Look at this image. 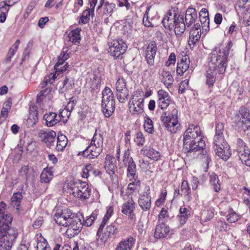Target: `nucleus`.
<instances>
[{"label": "nucleus", "mask_w": 250, "mask_h": 250, "mask_svg": "<svg viewBox=\"0 0 250 250\" xmlns=\"http://www.w3.org/2000/svg\"><path fill=\"white\" fill-rule=\"evenodd\" d=\"M228 55V50H221L216 47L209 54V67L206 74V83L209 87L213 85L217 73L223 74L226 71Z\"/></svg>", "instance_id": "obj_1"}, {"label": "nucleus", "mask_w": 250, "mask_h": 250, "mask_svg": "<svg viewBox=\"0 0 250 250\" xmlns=\"http://www.w3.org/2000/svg\"><path fill=\"white\" fill-rule=\"evenodd\" d=\"M224 125L218 123L216 125L215 135L214 137V149L221 159L227 160L231 155L230 147L223 136Z\"/></svg>", "instance_id": "obj_2"}, {"label": "nucleus", "mask_w": 250, "mask_h": 250, "mask_svg": "<svg viewBox=\"0 0 250 250\" xmlns=\"http://www.w3.org/2000/svg\"><path fill=\"white\" fill-rule=\"evenodd\" d=\"M162 23L166 29L170 30L174 28L176 35H181L185 31L184 16L174 11H169L164 18Z\"/></svg>", "instance_id": "obj_3"}, {"label": "nucleus", "mask_w": 250, "mask_h": 250, "mask_svg": "<svg viewBox=\"0 0 250 250\" xmlns=\"http://www.w3.org/2000/svg\"><path fill=\"white\" fill-rule=\"evenodd\" d=\"M189 145H187L186 143H183V148L185 152H194L196 155H200V159L204 162L208 167L211 160L209 154L205 149L206 144L202 138L198 140H193L188 142Z\"/></svg>", "instance_id": "obj_4"}, {"label": "nucleus", "mask_w": 250, "mask_h": 250, "mask_svg": "<svg viewBox=\"0 0 250 250\" xmlns=\"http://www.w3.org/2000/svg\"><path fill=\"white\" fill-rule=\"evenodd\" d=\"M68 190L70 194L81 200L88 199L91 193V188L88 184L81 180H75L68 185Z\"/></svg>", "instance_id": "obj_5"}, {"label": "nucleus", "mask_w": 250, "mask_h": 250, "mask_svg": "<svg viewBox=\"0 0 250 250\" xmlns=\"http://www.w3.org/2000/svg\"><path fill=\"white\" fill-rule=\"evenodd\" d=\"M129 112L133 115L140 116L144 113V93L138 91L132 95L128 102Z\"/></svg>", "instance_id": "obj_6"}, {"label": "nucleus", "mask_w": 250, "mask_h": 250, "mask_svg": "<svg viewBox=\"0 0 250 250\" xmlns=\"http://www.w3.org/2000/svg\"><path fill=\"white\" fill-rule=\"evenodd\" d=\"M178 110L174 108L172 111L171 115H167L165 112L161 117V121L163 123V126L168 132L171 133H175L178 130L180 126V124L178 121Z\"/></svg>", "instance_id": "obj_7"}, {"label": "nucleus", "mask_w": 250, "mask_h": 250, "mask_svg": "<svg viewBox=\"0 0 250 250\" xmlns=\"http://www.w3.org/2000/svg\"><path fill=\"white\" fill-rule=\"evenodd\" d=\"M6 204L1 201L0 203V233H7L10 229H16L11 227L12 217L10 214L5 212Z\"/></svg>", "instance_id": "obj_8"}, {"label": "nucleus", "mask_w": 250, "mask_h": 250, "mask_svg": "<svg viewBox=\"0 0 250 250\" xmlns=\"http://www.w3.org/2000/svg\"><path fill=\"white\" fill-rule=\"evenodd\" d=\"M17 236V229H10L7 233H0V250H11Z\"/></svg>", "instance_id": "obj_9"}, {"label": "nucleus", "mask_w": 250, "mask_h": 250, "mask_svg": "<svg viewBox=\"0 0 250 250\" xmlns=\"http://www.w3.org/2000/svg\"><path fill=\"white\" fill-rule=\"evenodd\" d=\"M236 125L240 131H246L250 128V113L245 108H241L236 116Z\"/></svg>", "instance_id": "obj_10"}, {"label": "nucleus", "mask_w": 250, "mask_h": 250, "mask_svg": "<svg viewBox=\"0 0 250 250\" xmlns=\"http://www.w3.org/2000/svg\"><path fill=\"white\" fill-rule=\"evenodd\" d=\"M117 98L120 103L125 102L128 98L129 93V90L126 87V83L125 79L120 77L116 83Z\"/></svg>", "instance_id": "obj_11"}, {"label": "nucleus", "mask_w": 250, "mask_h": 250, "mask_svg": "<svg viewBox=\"0 0 250 250\" xmlns=\"http://www.w3.org/2000/svg\"><path fill=\"white\" fill-rule=\"evenodd\" d=\"M110 44L108 52L115 59L119 58L127 48V45L123 40H114Z\"/></svg>", "instance_id": "obj_12"}, {"label": "nucleus", "mask_w": 250, "mask_h": 250, "mask_svg": "<svg viewBox=\"0 0 250 250\" xmlns=\"http://www.w3.org/2000/svg\"><path fill=\"white\" fill-rule=\"evenodd\" d=\"M138 204L144 211L150 209L151 206V196L150 188L148 185H146L143 192L139 194Z\"/></svg>", "instance_id": "obj_13"}, {"label": "nucleus", "mask_w": 250, "mask_h": 250, "mask_svg": "<svg viewBox=\"0 0 250 250\" xmlns=\"http://www.w3.org/2000/svg\"><path fill=\"white\" fill-rule=\"evenodd\" d=\"M202 131L198 125L190 124L188 127L185 132L183 138V142H186L187 145H189L191 141L198 140L201 138Z\"/></svg>", "instance_id": "obj_14"}, {"label": "nucleus", "mask_w": 250, "mask_h": 250, "mask_svg": "<svg viewBox=\"0 0 250 250\" xmlns=\"http://www.w3.org/2000/svg\"><path fill=\"white\" fill-rule=\"evenodd\" d=\"M119 230L113 224L107 226V227L103 231H100V233L97 232V236L98 239H100L102 242L105 243L109 239H114L116 235L118 234Z\"/></svg>", "instance_id": "obj_15"}, {"label": "nucleus", "mask_w": 250, "mask_h": 250, "mask_svg": "<svg viewBox=\"0 0 250 250\" xmlns=\"http://www.w3.org/2000/svg\"><path fill=\"white\" fill-rule=\"evenodd\" d=\"M73 213L68 209H62L56 212L54 216L55 222L64 227H67L69 221H71V218L73 216Z\"/></svg>", "instance_id": "obj_16"}, {"label": "nucleus", "mask_w": 250, "mask_h": 250, "mask_svg": "<svg viewBox=\"0 0 250 250\" xmlns=\"http://www.w3.org/2000/svg\"><path fill=\"white\" fill-rule=\"evenodd\" d=\"M123 162L127 166V176L128 178H134L136 172V166L133 158L130 156L129 149L126 150L124 153Z\"/></svg>", "instance_id": "obj_17"}, {"label": "nucleus", "mask_w": 250, "mask_h": 250, "mask_svg": "<svg viewBox=\"0 0 250 250\" xmlns=\"http://www.w3.org/2000/svg\"><path fill=\"white\" fill-rule=\"evenodd\" d=\"M101 146L91 144L83 151L78 153V155H82L90 159L97 158L102 152Z\"/></svg>", "instance_id": "obj_18"}, {"label": "nucleus", "mask_w": 250, "mask_h": 250, "mask_svg": "<svg viewBox=\"0 0 250 250\" xmlns=\"http://www.w3.org/2000/svg\"><path fill=\"white\" fill-rule=\"evenodd\" d=\"M69 65L66 63L64 65H55L54 69L56 71L55 74L50 73L49 75L44 77L43 83H41V87L43 88L48 84L51 85L57 78L56 74L57 73H62L65 71L68 68Z\"/></svg>", "instance_id": "obj_19"}, {"label": "nucleus", "mask_w": 250, "mask_h": 250, "mask_svg": "<svg viewBox=\"0 0 250 250\" xmlns=\"http://www.w3.org/2000/svg\"><path fill=\"white\" fill-rule=\"evenodd\" d=\"M116 158L109 154L106 155L104 162V168L111 179L116 177L115 173L117 169Z\"/></svg>", "instance_id": "obj_20"}, {"label": "nucleus", "mask_w": 250, "mask_h": 250, "mask_svg": "<svg viewBox=\"0 0 250 250\" xmlns=\"http://www.w3.org/2000/svg\"><path fill=\"white\" fill-rule=\"evenodd\" d=\"M157 44L154 41L150 42L145 51V59L149 66L154 64V59L157 52Z\"/></svg>", "instance_id": "obj_21"}, {"label": "nucleus", "mask_w": 250, "mask_h": 250, "mask_svg": "<svg viewBox=\"0 0 250 250\" xmlns=\"http://www.w3.org/2000/svg\"><path fill=\"white\" fill-rule=\"evenodd\" d=\"M201 35V29L200 24L198 23H194L193 26L189 31L188 44L193 47L199 42Z\"/></svg>", "instance_id": "obj_22"}, {"label": "nucleus", "mask_w": 250, "mask_h": 250, "mask_svg": "<svg viewBox=\"0 0 250 250\" xmlns=\"http://www.w3.org/2000/svg\"><path fill=\"white\" fill-rule=\"evenodd\" d=\"M56 136L54 131H42L39 133V137L49 147L54 146Z\"/></svg>", "instance_id": "obj_23"}, {"label": "nucleus", "mask_w": 250, "mask_h": 250, "mask_svg": "<svg viewBox=\"0 0 250 250\" xmlns=\"http://www.w3.org/2000/svg\"><path fill=\"white\" fill-rule=\"evenodd\" d=\"M136 242V239L132 236H128L122 239L117 245L115 250H132Z\"/></svg>", "instance_id": "obj_24"}, {"label": "nucleus", "mask_w": 250, "mask_h": 250, "mask_svg": "<svg viewBox=\"0 0 250 250\" xmlns=\"http://www.w3.org/2000/svg\"><path fill=\"white\" fill-rule=\"evenodd\" d=\"M198 18L196 10L195 8L189 7L186 10L184 21H185V26L188 27L191 26L192 23H194Z\"/></svg>", "instance_id": "obj_25"}, {"label": "nucleus", "mask_w": 250, "mask_h": 250, "mask_svg": "<svg viewBox=\"0 0 250 250\" xmlns=\"http://www.w3.org/2000/svg\"><path fill=\"white\" fill-rule=\"evenodd\" d=\"M190 61L188 56H182L177 63L176 72L178 75L182 76L189 67Z\"/></svg>", "instance_id": "obj_26"}, {"label": "nucleus", "mask_w": 250, "mask_h": 250, "mask_svg": "<svg viewBox=\"0 0 250 250\" xmlns=\"http://www.w3.org/2000/svg\"><path fill=\"white\" fill-rule=\"evenodd\" d=\"M140 153L143 155L147 156L149 159L157 161L160 158V152L150 147H144L140 150Z\"/></svg>", "instance_id": "obj_27"}, {"label": "nucleus", "mask_w": 250, "mask_h": 250, "mask_svg": "<svg viewBox=\"0 0 250 250\" xmlns=\"http://www.w3.org/2000/svg\"><path fill=\"white\" fill-rule=\"evenodd\" d=\"M190 216V210L184 206H182L179 208V213L177 218L181 226L184 225Z\"/></svg>", "instance_id": "obj_28"}, {"label": "nucleus", "mask_w": 250, "mask_h": 250, "mask_svg": "<svg viewBox=\"0 0 250 250\" xmlns=\"http://www.w3.org/2000/svg\"><path fill=\"white\" fill-rule=\"evenodd\" d=\"M169 231V227L162 223L156 226L154 237L157 239L164 238L167 236Z\"/></svg>", "instance_id": "obj_29"}, {"label": "nucleus", "mask_w": 250, "mask_h": 250, "mask_svg": "<svg viewBox=\"0 0 250 250\" xmlns=\"http://www.w3.org/2000/svg\"><path fill=\"white\" fill-rule=\"evenodd\" d=\"M102 111L106 118H109L114 113L115 108V102L111 101L109 103H102Z\"/></svg>", "instance_id": "obj_30"}, {"label": "nucleus", "mask_w": 250, "mask_h": 250, "mask_svg": "<svg viewBox=\"0 0 250 250\" xmlns=\"http://www.w3.org/2000/svg\"><path fill=\"white\" fill-rule=\"evenodd\" d=\"M43 119L45 121L46 125L49 127L56 125L61 121L60 117L56 113L52 112L46 113L43 116Z\"/></svg>", "instance_id": "obj_31"}, {"label": "nucleus", "mask_w": 250, "mask_h": 250, "mask_svg": "<svg viewBox=\"0 0 250 250\" xmlns=\"http://www.w3.org/2000/svg\"><path fill=\"white\" fill-rule=\"evenodd\" d=\"M161 77L162 82L167 88L172 87L174 79L170 72L163 70L161 73Z\"/></svg>", "instance_id": "obj_32"}, {"label": "nucleus", "mask_w": 250, "mask_h": 250, "mask_svg": "<svg viewBox=\"0 0 250 250\" xmlns=\"http://www.w3.org/2000/svg\"><path fill=\"white\" fill-rule=\"evenodd\" d=\"M53 169L52 167L43 168L41 174V181L42 183H47L51 180L54 176Z\"/></svg>", "instance_id": "obj_33"}, {"label": "nucleus", "mask_w": 250, "mask_h": 250, "mask_svg": "<svg viewBox=\"0 0 250 250\" xmlns=\"http://www.w3.org/2000/svg\"><path fill=\"white\" fill-rule=\"evenodd\" d=\"M135 206L136 203L132 198H131L123 204L122 207V212L123 214L127 215V213L134 212Z\"/></svg>", "instance_id": "obj_34"}, {"label": "nucleus", "mask_w": 250, "mask_h": 250, "mask_svg": "<svg viewBox=\"0 0 250 250\" xmlns=\"http://www.w3.org/2000/svg\"><path fill=\"white\" fill-rule=\"evenodd\" d=\"M22 198L23 196L21 192L14 193L11 198V205L14 208L16 207V210L18 212L21 210L20 205Z\"/></svg>", "instance_id": "obj_35"}, {"label": "nucleus", "mask_w": 250, "mask_h": 250, "mask_svg": "<svg viewBox=\"0 0 250 250\" xmlns=\"http://www.w3.org/2000/svg\"><path fill=\"white\" fill-rule=\"evenodd\" d=\"M208 175L210 184L213 187L214 191L218 192L220 190L221 184L218 176L214 172H209Z\"/></svg>", "instance_id": "obj_36"}, {"label": "nucleus", "mask_w": 250, "mask_h": 250, "mask_svg": "<svg viewBox=\"0 0 250 250\" xmlns=\"http://www.w3.org/2000/svg\"><path fill=\"white\" fill-rule=\"evenodd\" d=\"M68 226L70 229H72L75 230H79L82 227V223L80 219L77 217L73 216L71 218V221H69Z\"/></svg>", "instance_id": "obj_37"}, {"label": "nucleus", "mask_w": 250, "mask_h": 250, "mask_svg": "<svg viewBox=\"0 0 250 250\" xmlns=\"http://www.w3.org/2000/svg\"><path fill=\"white\" fill-rule=\"evenodd\" d=\"M67 137L62 134L59 135L57 138V142L56 144V149L58 151H62L63 150L67 144Z\"/></svg>", "instance_id": "obj_38"}, {"label": "nucleus", "mask_w": 250, "mask_h": 250, "mask_svg": "<svg viewBox=\"0 0 250 250\" xmlns=\"http://www.w3.org/2000/svg\"><path fill=\"white\" fill-rule=\"evenodd\" d=\"M74 85V80L73 78H65L63 82V86L60 90L62 93H65L72 89Z\"/></svg>", "instance_id": "obj_39"}, {"label": "nucleus", "mask_w": 250, "mask_h": 250, "mask_svg": "<svg viewBox=\"0 0 250 250\" xmlns=\"http://www.w3.org/2000/svg\"><path fill=\"white\" fill-rule=\"evenodd\" d=\"M81 29L77 28L71 31L68 34V38L70 42L72 43H79L81 40L80 32Z\"/></svg>", "instance_id": "obj_40"}, {"label": "nucleus", "mask_w": 250, "mask_h": 250, "mask_svg": "<svg viewBox=\"0 0 250 250\" xmlns=\"http://www.w3.org/2000/svg\"><path fill=\"white\" fill-rule=\"evenodd\" d=\"M144 127L145 130L149 134H153L154 132V126L152 121L147 115L144 117Z\"/></svg>", "instance_id": "obj_41"}, {"label": "nucleus", "mask_w": 250, "mask_h": 250, "mask_svg": "<svg viewBox=\"0 0 250 250\" xmlns=\"http://www.w3.org/2000/svg\"><path fill=\"white\" fill-rule=\"evenodd\" d=\"M181 191L182 192L181 195L184 194L186 198L189 201L190 200L191 196L190 195V188L189 187L188 183V181L184 180L182 182L181 186Z\"/></svg>", "instance_id": "obj_42"}, {"label": "nucleus", "mask_w": 250, "mask_h": 250, "mask_svg": "<svg viewBox=\"0 0 250 250\" xmlns=\"http://www.w3.org/2000/svg\"><path fill=\"white\" fill-rule=\"evenodd\" d=\"M20 43V41L19 40H17L15 43L13 45V46L10 48L6 58V61L7 62H11V58L17 52Z\"/></svg>", "instance_id": "obj_43"}, {"label": "nucleus", "mask_w": 250, "mask_h": 250, "mask_svg": "<svg viewBox=\"0 0 250 250\" xmlns=\"http://www.w3.org/2000/svg\"><path fill=\"white\" fill-rule=\"evenodd\" d=\"M137 177L136 173L135 177L134 178H129L130 180H134L127 186V189L130 190L131 193L138 190L141 187V181L139 180L136 179Z\"/></svg>", "instance_id": "obj_44"}, {"label": "nucleus", "mask_w": 250, "mask_h": 250, "mask_svg": "<svg viewBox=\"0 0 250 250\" xmlns=\"http://www.w3.org/2000/svg\"><path fill=\"white\" fill-rule=\"evenodd\" d=\"M37 250H42L43 249L49 246L47 240L41 234L37 236Z\"/></svg>", "instance_id": "obj_45"}, {"label": "nucleus", "mask_w": 250, "mask_h": 250, "mask_svg": "<svg viewBox=\"0 0 250 250\" xmlns=\"http://www.w3.org/2000/svg\"><path fill=\"white\" fill-rule=\"evenodd\" d=\"M94 169V165L91 164L86 165L83 169L82 177L87 178L89 176L92 175Z\"/></svg>", "instance_id": "obj_46"}, {"label": "nucleus", "mask_w": 250, "mask_h": 250, "mask_svg": "<svg viewBox=\"0 0 250 250\" xmlns=\"http://www.w3.org/2000/svg\"><path fill=\"white\" fill-rule=\"evenodd\" d=\"M93 15L90 9H86L83 12L82 15L81 16L79 23L82 24L88 23L90 21V15L93 16Z\"/></svg>", "instance_id": "obj_47"}, {"label": "nucleus", "mask_w": 250, "mask_h": 250, "mask_svg": "<svg viewBox=\"0 0 250 250\" xmlns=\"http://www.w3.org/2000/svg\"><path fill=\"white\" fill-rule=\"evenodd\" d=\"M134 141L136 145L143 146L145 142V138L143 133L140 131L137 132L134 136Z\"/></svg>", "instance_id": "obj_48"}, {"label": "nucleus", "mask_w": 250, "mask_h": 250, "mask_svg": "<svg viewBox=\"0 0 250 250\" xmlns=\"http://www.w3.org/2000/svg\"><path fill=\"white\" fill-rule=\"evenodd\" d=\"M167 195V191L166 189H162L161 190L158 198L155 201V205L159 207L162 206L166 200Z\"/></svg>", "instance_id": "obj_49"}, {"label": "nucleus", "mask_w": 250, "mask_h": 250, "mask_svg": "<svg viewBox=\"0 0 250 250\" xmlns=\"http://www.w3.org/2000/svg\"><path fill=\"white\" fill-rule=\"evenodd\" d=\"M242 22L245 26H250V5L244 11Z\"/></svg>", "instance_id": "obj_50"}, {"label": "nucleus", "mask_w": 250, "mask_h": 250, "mask_svg": "<svg viewBox=\"0 0 250 250\" xmlns=\"http://www.w3.org/2000/svg\"><path fill=\"white\" fill-rule=\"evenodd\" d=\"M150 7L147 8L146 11L144 14L143 20V22L144 24V25L146 27H153L154 24L152 22V19L150 20H149V11L150 10Z\"/></svg>", "instance_id": "obj_51"}, {"label": "nucleus", "mask_w": 250, "mask_h": 250, "mask_svg": "<svg viewBox=\"0 0 250 250\" xmlns=\"http://www.w3.org/2000/svg\"><path fill=\"white\" fill-rule=\"evenodd\" d=\"M91 88L93 90L98 89L100 87V84L101 83V79L100 77H98L94 75L93 77L91 79Z\"/></svg>", "instance_id": "obj_52"}, {"label": "nucleus", "mask_w": 250, "mask_h": 250, "mask_svg": "<svg viewBox=\"0 0 250 250\" xmlns=\"http://www.w3.org/2000/svg\"><path fill=\"white\" fill-rule=\"evenodd\" d=\"M240 218V215L234 212L232 208L230 209L229 214L227 215V220L230 223H235Z\"/></svg>", "instance_id": "obj_53"}, {"label": "nucleus", "mask_w": 250, "mask_h": 250, "mask_svg": "<svg viewBox=\"0 0 250 250\" xmlns=\"http://www.w3.org/2000/svg\"><path fill=\"white\" fill-rule=\"evenodd\" d=\"M97 132V130H96L90 143L101 146L103 144L102 135L101 134H98Z\"/></svg>", "instance_id": "obj_54"}, {"label": "nucleus", "mask_w": 250, "mask_h": 250, "mask_svg": "<svg viewBox=\"0 0 250 250\" xmlns=\"http://www.w3.org/2000/svg\"><path fill=\"white\" fill-rule=\"evenodd\" d=\"M115 7V4L106 1L104 6V14L106 15H111Z\"/></svg>", "instance_id": "obj_55"}, {"label": "nucleus", "mask_w": 250, "mask_h": 250, "mask_svg": "<svg viewBox=\"0 0 250 250\" xmlns=\"http://www.w3.org/2000/svg\"><path fill=\"white\" fill-rule=\"evenodd\" d=\"M71 112L69 110H67L66 108L60 110L59 115L58 117H60L61 120H62L63 122L65 121H67L68 119H69L70 116Z\"/></svg>", "instance_id": "obj_56"}, {"label": "nucleus", "mask_w": 250, "mask_h": 250, "mask_svg": "<svg viewBox=\"0 0 250 250\" xmlns=\"http://www.w3.org/2000/svg\"><path fill=\"white\" fill-rule=\"evenodd\" d=\"M200 21L202 24V27L203 30H204L205 31H208L209 29V17H205V18H200Z\"/></svg>", "instance_id": "obj_57"}, {"label": "nucleus", "mask_w": 250, "mask_h": 250, "mask_svg": "<svg viewBox=\"0 0 250 250\" xmlns=\"http://www.w3.org/2000/svg\"><path fill=\"white\" fill-rule=\"evenodd\" d=\"M97 216V214L96 212H93L90 216L88 217L84 222V225L85 226H86L87 227L91 226L93 223L94 222V220L96 218Z\"/></svg>", "instance_id": "obj_58"}, {"label": "nucleus", "mask_w": 250, "mask_h": 250, "mask_svg": "<svg viewBox=\"0 0 250 250\" xmlns=\"http://www.w3.org/2000/svg\"><path fill=\"white\" fill-rule=\"evenodd\" d=\"M158 100H162L165 99H170L169 94L163 89L159 90L158 92Z\"/></svg>", "instance_id": "obj_59"}, {"label": "nucleus", "mask_w": 250, "mask_h": 250, "mask_svg": "<svg viewBox=\"0 0 250 250\" xmlns=\"http://www.w3.org/2000/svg\"><path fill=\"white\" fill-rule=\"evenodd\" d=\"M170 101V99L158 100V106L159 108H160L162 109H166L169 105Z\"/></svg>", "instance_id": "obj_60"}, {"label": "nucleus", "mask_w": 250, "mask_h": 250, "mask_svg": "<svg viewBox=\"0 0 250 250\" xmlns=\"http://www.w3.org/2000/svg\"><path fill=\"white\" fill-rule=\"evenodd\" d=\"M248 2V0H239L236 5V10L237 11L241 12L245 8V5Z\"/></svg>", "instance_id": "obj_61"}, {"label": "nucleus", "mask_w": 250, "mask_h": 250, "mask_svg": "<svg viewBox=\"0 0 250 250\" xmlns=\"http://www.w3.org/2000/svg\"><path fill=\"white\" fill-rule=\"evenodd\" d=\"M188 82L189 81L188 79H186L183 81L180 84L178 92L179 93H183L186 89L188 88Z\"/></svg>", "instance_id": "obj_62"}, {"label": "nucleus", "mask_w": 250, "mask_h": 250, "mask_svg": "<svg viewBox=\"0 0 250 250\" xmlns=\"http://www.w3.org/2000/svg\"><path fill=\"white\" fill-rule=\"evenodd\" d=\"M239 159L241 161L243 164H244L247 166L250 167V152L248 154H241Z\"/></svg>", "instance_id": "obj_63"}, {"label": "nucleus", "mask_w": 250, "mask_h": 250, "mask_svg": "<svg viewBox=\"0 0 250 250\" xmlns=\"http://www.w3.org/2000/svg\"><path fill=\"white\" fill-rule=\"evenodd\" d=\"M176 62V55L174 53H171L168 57V60L166 62L165 65L169 66L172 64H174Z\"/></svg>", "instance_id": "obj_64"}]
</instances>
